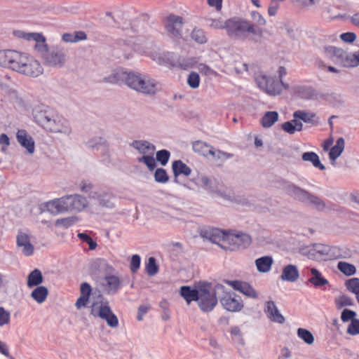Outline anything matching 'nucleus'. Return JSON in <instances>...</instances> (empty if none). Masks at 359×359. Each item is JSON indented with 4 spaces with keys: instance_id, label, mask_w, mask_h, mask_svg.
<instances>
[{
    "instance_id": "f257e3e1",
    "label": "nucleus",
    "mask_w": 359,
    "mask_h": 359,
    "mask_svg": "<svg viewBox=\"0 0 359 359\" xmlns=\"http://www.w3.org/2000/svg\"><path fill=\"white\" fill-rule=\"evenodd\" d=\"M108 81L113 83L125 82L130 88L145 94H154L157 90L156 83L151 79L135 73H127L122 70L116 71L108 78Z\"/></svg>"
},
{
    "instance_id": "f03ea898",
    "label": "nucleus",
    "mask_w": 359,
    "mask_h": 359,
    "mask_svg": "<svg viewBox=\"0 0 359 359\" xmlns=\"http://www.w3.org/2000/svg\"><path fill=\"white\" fill-rule=\"evenodd\" d=\"M225 29L228 35L236 39L244 40L250 34L262 36V29L245 20L229 19L225 22Z\"/></svg>"
},
{
    "instance_id": "7ed1b4c3",
    "label": "nucleus",
    "mask_w": 359,
    "mask_h": 359,
    "mask_svg": "<svg viewBox=\"0 0 359 359\" xmlns=\"http://www.w3.org/2000/svg\"><path fill=\"white\" fill-rule=\"evenodd\" d=\"M90 315L105 320L107 325L111 327H116L118 325L117 316L111 309L109 302L104 299L102 295H100L97 299L90 305Z\"/></svg>"
},
{
    "instance_id": "20e7f679",
    "label": "nucleus",
    "mask_w": 359,
    "mask_h": 359,
    "mask_svg": "<svg viewBox=\"0 0 359 359\" xmlns=\"http://www.w3.org/2000/svg\"><path fill=\"white\" fill-rule=\"evenodd\" d=\"M12 34L15 38L24 39L27 41H34V50L41 57L46 56V55L49 52L46 37L41 33L13 30Z\"/></svg>"
},
{
    "instance_id": "39448f33",
    "label": "nucleus",
    "mask_w": 359,
    "mask_h": 359,
    "mask_svg": "<svg viewBox=\"0 0 359 359\" xmlns=\"http://www.w3.org/2000/svg\"><path fill=\"white\" fill-rule=\"evenodd\" d=\"M28 54L15 50H0V65L19 72Z\"/></svg>"
},
{
    "instance_id": "423d86ee",
    "label": "nucleus",
    "mask_w": 359,
    "mask_h": 359,
    "mask_svg": "<svg viewBox=\"0 0 359 359\" xmlns=\"http://www.w3.org/2000/svg\"><path fill=\"white\" fill-rule=\"evenodd\" d=\"M39 122L48 132L65 133L67 131V121L60 116L57 115L50 118L45 114H42L40 115Z\"/></svg>"
},
{
    "instance_id": "0eeeda50",
    "label": "nucleus",
    "mask_w": 359,
    "mask_h": 359,
    "mask_svg": "<svg viewBox=\"0 0 359 359\" xmlns=\"http://www.w3.org/2000/svg\"><path fill=\"white\" fill-rule=\"evenodd\" d=\"M18 73L27 76L37 77L43 73V67L39 61L27 55Z\"/></svg>"
},
{
    "instance_id": "6e6552de",
    "label": "nucleus",
    "mask_w": 359,
    "mask_h": 359,
    "mask_svg": "<svg viewBox=\"0 0 359 359\" xmlns=\"http://www.w3.org/2000/svg\"><path fill=\"white\" fill-rule=\"evenodd\" d=\"M198 306L203 312H210L217 304L215 292L200 289V296L198 300Z\"/></svg>"
},
{
    "instance_id": "1a4fd4ad",
    "label": "nucleus",
    "mask_w": 359,
    "mask_h": 359,
    "mask_svg": "<svg viewBox=\"0 0 359 359\" xmlns=\"http://www.w3.org/2000/svg\"><path fill=\"white\" fill-rule=\"evenodd\" d=\"M46 207L53 214L72 211L70 195L50 201L46 203Z\"/></svg>"
},
{
    "instance_id": "9d476101",
    "label": "nucleus",
    "mask_w": 359,
    "mask_h": 359,
    "mask_svg": "<svg viewBox=\"0 0 359 359\" xmlns=\"http://www.w3.org/2000/svg\"><path fill=\"white\" fill-rule=\"evenodd\" d=\"M183 24V18L178 15H169L164 19L165 29L172 37L181 36Z\"/></svg>"
},
{
    "instance_id": "9b49d317",
    "label": "nucleus",
    "mask_w": 359,
    "mask_h": 359,
    "mask_svg": "<svg viewBox=\"0 0 359 359\" xmlns=\"http://www.w3.org/2000/svg\"><path fill=\"white\" fill-rule=\"evenodd\" d=\"M256 81L259 88L266 93L273 95L280 93L281 87L278 81L266 76H259Z\"/></svg>"
},
{
    "instance_id": "f8f14e48",
    "label": "nucleus",
    "mask_w": 359,
    "mask_h": 359,
    "mask_svg": "<svg viewBox=\"0 0 359 359\" xmlns=\"http://www.w3.org/2000/svg\"><path fill=\"white\" fill-rule=\"evenodd\" d=\"M292 191L299 200L309 201L310 203L313 204L318 210L325 209V203L318 197L311 195L306 191L294 186L292 187Z\"/></svg>"
},
{
    "instance_id": "ddd939ff",
    "label": "nucleus",
    "mask_w": 359,
    "mask_h": 359,
    "mask_svg": "<svg viewBox=\"0 0 359 359\" xmlns=\"http://www.w3.org/2000/svg\"><path fill=\"white\" fill-rule=\"evenodd\" d=\"M223 307L231 312L240 311L243 307V302L240 297L234 293H226L220 299Z\"/></svg>"
},
{
    "instance_id": "4468645a",
    "label": "nucleus",
    "mask_w": 359,
    "mask_h": 359,
    "mask_svg": "<svg viewBox=\"0 0 359 359\" xmlns=\"http://www.w3.org/2000/svg\"><path fill=\"white\" fill-rule=\"evenodd\" d=\"M264 312L271 321L279 324H283L285 323V320L284 316L280 313L273 301L266 302Z\"/></svg>"
},
{
    "instance_id": "2eb2a0df",
    "label": "nucleus",
    "mask_w": 359,
    "mask_h": 359,
    "mask_svg": "<svg viewBox=\"0 0 359 359\" xmlns=\"http://www.w3.org/2000/svg\"><path fill=\"white\" fill-rule=\"evenodd\" d=\"M233 234L226 235L224 232L216 230L211 236V241L218 245L225 250H229V247L234 245V241H231Z\"/></svg>"
},
{
    "instance_id": "dca6fc26",
    "label": "nucleus",
    "mask_w": 359,
    "mask_h": 359,
    "mask_svg": "<svg viewBox=\"0 0 359 359\" xmlns=\"http://www.w3.org/2000/svg\"><path fill=\"white\" fill-rule=\"evenodd\" d=\"M43 60L45 63L51 67H62L65 62V55L62 51L48 52Z\"/></svg>"
},
{
    "instance_id": "f3484780",
    "label": "nucleus",
    "mask_w": 359,
    "mask_h": 359,
    "mask_svg": "<svg viewBox=\"0 0 359 359\" xmlns=\"http://www.w3.org/2000/svg\"><path fill=\"white\" fill-rule=\"evenodd\" d=\"M18 143L25 148L29 154L34 151V141L25 130H18L16 135Z\"/></svg>"
},
{
    "instance_id": "a211bd4d",
    "label": "nucleus",
    "mask_w": 359,
    "mask_h": 359,
    "mask_svg": "<svg viewBox=\"0 0 359 359\" xmlns=\"http://www.w3.org/2000/svg\"><path fill=\"white\" fill-rule=\"evenodd\" d=\"M229 284L236 290H238L243 293V294L249 297L250 298L256 299L257 297V294L255 290L248 283L240 281V280H233L229 281Z\"/></svg>"
},
{
    "instance_id": "6ab92c4d",
    "label": "nucleus",
    "mask_w": 359,
    "mask_h": 359,
    "mask_svg": "<svg viewBox=\"0 0 359 359\" xmlns=\"http://www.w3.org/2000/svg\"><path fill=\"white\" fill-rule=\"evenodd\" d=\"M104 287L107 294H116L121 288L122 283L119 277L114 275L106 276L104 278Z\"/></svg>"
},
{
    "instance_id": "aec40b11",
    "label": "nucleus",
    "mask_w": 359,
    "mask_h": 359,
    "mask_svg": "<svg viewBox=\"0 0 359 359\" xmlns=\"http://www.w3.org/2000/svg\"><path fill=\"white\" fill-rule=\"evenodd\" d=\"M17 245L22 248V253L26 256H30L34 252V246L30 243L29 236L22 231L19 232L17 236Z\"/></svg>"
},
{
    "instance_id": "412c9836",
    "label": "nucleus",
    "mask_w": 359,
    "mask_h": 359,
    "mask_svg": "<svg viewBox=\"0 0 359 359\" xmlns=\"http://www.w3.org/2000/svg\"><path fill=\"white\" fill-rule=\"evenodd\" d=\"M81 296L76 300L75 306L77 309L87 306L92 292V287L88 283H83L80 286Z\"/></svg>"
},
{
    "instance_id": "4be33fe9",
    "label": "nucleus",
    "mask_w": 359,
    "mask_h": 359,
    "mask_svg": "<svg viewBox=\"0 0 359 359\" xmlns=\"http://www.w3.org/2000/svg\"><path fill=\"white\" fill-rule=\"evenodd\" d=\"M322 53L325 57L332 60L336 64L339 63L344 55V50L342 48L332 46H324L322 48Z\"/></svg>"
},
{
    "instance_id": "5701e85b",
    "label": "nucleus",
    "mask_w": 359,
    "mask_h": 359,
    "mask_svg": "<svg viewBox=\"0 0 359 359\" xmlns=\"http://www.w3.org/2000/svg\"><path fill=\"white\" fill-rule=\"evenodd\" d=\"M231 241H234V245L232 247H229V250L235 251L241 248H245L251 241L250 238L244 233L233 234Z\"/></svg>"
},
{
    "instance_id": "b1692460",
    "label": "nucleus",
    "mask_w": 359,
    "mask_h": 359,
    "mask_svg": "<svg viewBox=\"0 0 359 359\" xmlns=\"http://www.w3.org/2000/svg\"><path fill=\"white\" fill-rule=\"evenodd\" d=\"M299 276V273L297 267L292 264H288L283 268L280 278L283 280L294 282L298 279Z\"/></svg>"
},
{
    "instance_id": "393cba45",
    "label": "nucleus",
    "mask_w": 359,
    "mask_h": 359,
    "mask_svg": "<svg viewBox=\"0 0 359 359\" xmlns=\"http://www.w3.org/2000/svg\"><path fill=\"white\" fill-rule=\"evenodd\" d=\"M338 64L345 67H357L359 65V52L347 53L344 51V55Z\"/></svg>"
},
{
    "instance_id": "a878e982",
    "label": "nucleus",
    "mask_w": 359,
    "mask_h": 359,
    "mask_svg": "<svg viewBox=\"0 0 359 359\" xmlns=\"http://www.w3.org/2000/svg\"><path fill=\"white\" fill-rule=\"evenodd\" d=\"M180 295L186 300L187 304L198 300L200 290L191 289L189 286H182L180 288Z\"/></svg>"
},
{
    "instance_id": "bb28decb",
    "label": "nucleus",
    "mask_w": 359,
    "mask_h": 359,
    "mask_svg": "<svg viewBox=\"0 0 359 359\" xmlns=\"http://www.w3.org/2000/svg\"><path fill=\"white\" fill-rule=\"evenodd\" d=\"M281 128L287 133L292 135L295 132L302 131L303 129V124L301 121L296 120L294 118L293 120L286 121L281 126Z\"/></svg>"
},
{
    "instance_id": "cd10ccee",
    "label": "nucleus",
    "mask_w": 359,
    "mask_h": 359,
    "mask_svg": "<svg viewBox=\"0 0 359 359\" xmlns=\"http://www.w3.org/2000/svg\"><path fill=\"white\" fill-rule=\"evenodd\" d=\"M172 169L175 177L180 175L189 176L191 172V168L180 160L175 161L172 163Z\"/></svg>"
},
{
    "instance_id": "c85d7f7f",
    "label": "nucleus",
    "mask_w": 359,
    "mask_h": 359,
    "mask_svg": "<svg viewBox=\"0 0 359 359\" xmlns=\"http://www.w3.org/2000/svg\"><path fill=\"white\" fill-rule=\"evenodd\" d=\"M72 211H81L87 207L88 202L85 197L80 195H70Z\"/></svg>"
},
{
    "instance_id": "c756f323",
    "label": "nucleus",
    "mask_w": 359,
    "mask_h": 359,
    "mask_svg": "<svg viewBox=\"0 0 359 359\" xmlns=\"http://www.w3.org/2000/svg\"><path fill=\"white\" fill-rule=\"evenodd\" d=\"M273 264V259L270 256H264L255 260V265L257 271L262 273H266L270 271Z\"/></svg>"
},
{
    "instance_id": "7c9ffc66",
    "label": "nucleus",
    "mask_w": 359,
    "mask_h": 359,
    "mask_svg": "<svg viewBox=\"0 0 359 359\" xmlns=\"http://www.w3.org/2000/svg\"><path fill=\"white\" fill-rule=\"evenodd\" d=\"M193 150L205 158L209 157V154L212 152V147L203 141H196L192 144Z\"/></svg>"
},
{
    "instance_id": "2f4dec72",
    "label": "nucleus",
    "mask_w": 359,
    "mask_h": 359,
    "mask_svg": "<svg viewBox=\"0 0 359 359\" xmlns=\"http://www.w3.org/2000/svg\"><path fill=\"white\" fill-rule=\"evenodd\" d=\"M344 140L343 137H339L336 142V144L331 148L329 157L331 161H335L343 152L344 149Z\"/></svg>"
},
{
    "instance_id": "473e14b6",
    "label": "nucleus",
    "mask_w": 359,
    "mask_h": 359,
    "mask_svg": "<svg viewBox=\"0 0 359 359\" xmlns=\"http://www.w3.org/2000/svg\"><path fill=\"white\" fill-rule=\"evenodd\" d=\"M48 290L44 286H37L31 293V297L39 304L44 302L48 297Z\"/></svg>"
},
{
    "instance_id": "72a5a7b5",
    "label": "nucleus",
    "mask_w": 359,
    "mask_h": 359,
    "mask_svg": "<svg viewBox=\"0 0 359 359\" xmlns=\"http://www.w3.org/2000/svg\"><path fill=\"white\" fill-rule=\"evenodd\" d=\"M279 115L277 111H267L263 116L261 123L264 128H270L278 121Z\"/></svg>"
},
{
    "instance_id": "f704fd0d",
    "label": "nucleus",
    "mask_w": 359,
    "mask_h": 359,
    "mask_svg": "<svg viewBox=\"0 0 359 359\" xmlns=\"http://www.w3.org/2000/svg\"><path fill=\"white\" fill-rule=\"evenodd\" d=\"M302 160L304 161L311 162L314 167L318 168L321 170H323L325 168V166L320 163L318 154L313 151L304 152L302 154Z\"/></svg>"
},
{
    "instance_id": "c9c22d12",
    "label": "nucleus",
    "mask_w": 359,
    "mask_h": 359,
    "mask_svg": "<svg viewBox=\"0 0 359 359\" xmlns=\"http://www.w3.org/2000/svg\"><path fill=\"white\" fill-rule=\"evenodd\" d=\"M43 282V276L39 269L32 271L27 277V286L32 287L38 286Z\"/></svg>"
},
{
    "instance_id": "e433bc0d",
    "label": "nucleus",
    "mask_w": 359,
    "mask_h": 359,
    "mask_svg": "<svg viewBox=\"0 0 359 359\" xmlns=\"http://www.w3.org/2000/svg\"><path fill=\"white\" fill-rule=\"evenodd\" d=\"M312 277L309 278V282L316 287H320L328 283L327 279L323 278L318 270L312 268L311 269Z\"/></svg>"
},
{
    "instance_id": "4c0bfd02",
    "label": "nucleus",
    "mask_w": 359,
    "mask_h": 359,
    "mask_svg": "<svg viewBox=\"0 0 359 359\" xmlns=\"http://www.w3.org/2000/svg\"><path fill=\"white\" fill-rule=\"evenodd\" d=\"M293 117L297 120H302L305 123H312L316 114L312 112H308L303 110H297L294 112Z\"/></svg>"
},
{
    "instance_id": "58836bf2",
    "label": "nucleus",
    "mask_w": 359,
    "mask_h": 359,
    "mask_svg": "<svg viewBox=\"0 0 359 359\" xmlns=\"http://www.w3.org/2000/svg\"><path fill=\"white\" fill-rule=\"evenodd\" d=\"M337 269L347 276L354 275L356 272L355 266L346 262H339L337 264Z\"/></svg>"
},
{
    "instance_id": "ea45409f",
    "label": "nucleus",
    "mask_w": 359,
    "mask_h": 359,
    "mask_svg": "<svg viewBox=\"0 0 359 359\" xmlns=\"http://www.w3.org/2000/svg\"><path fill=\"white\" fill-rule=\"evenodd\" d=\"M133 146L142 154L152 152L154 149V147L146 141H134Z\"/></svg>"
},
{
    "instance_id": "a19ab883",
    "label": "nucleus",
    "mask_w": 359,
    "mask_h": 359,
    "mask_svg": "<svg viewBox=\"0 0 359 359\" xmlns=\"http://www.w3.org/2000/svg\"><path fill=\"white\" fill-rule=\"evenodd\" d=\"M297 336L307 344H312L314 342V337L312 333L304 328L297 330Z\"/></svg>"
},
{
    "instance_id": "79ce46f5",
    "label": "nucleus",
    "mask_w": 359,
    "mask_h": 359,
    "mask_svg": "<svg viewBox=\"0 0 359 359\" xmlns=\"http://www.w3.org/2000/svg\"><path fill=\"white\" fill-rule=\"evenodd\" d=\"M145 270L149 276H154L158 272L159 268L154 257L149 258Z\"/></svg>"
},
{
    "instance_id": "37998d69",
    "label": "nucleus",
    "mask_w": 359,
    "mask_h": 359,
    "mask_svg": "<svg viewBox=\"0 0 359 359\" xmlns=\"http://www.w3.org/2000/svg\"><path fill=\"white\" fill-rule=\"evenodd\" d=\"M334 303L337 309H341L344 306L353 305V299L346 296L341 295L334 299Z\"/></svg>"
},
{
    "instance_id": "c03bdc74",
    "label": "nucleus",
    "mask_w": 359,
    "mask_h": 359,
    "mask_svg": "<svg viewBox=\"0 0 359 359\" xmlns=\"http://www.w3.org/2000/svg\"><path fill=\"white\" fill-rule=\"evenodd\" d=\"M191 37L198 43H204L207 41L204 32L201 29L195 28L193 29Z\"/></svg>"
},
{
    "instance_id": "a18cd8bd",
    "label": "nucleus",
    "mask_w": 359,
    "mask_h": 359,
    "mask_svg": "<svg viewBox=\"0 0 359 359\" xmlns=\"http://www.w3.org/2000/svg\"><path fill=\"white\" fill-rule=\"evenodd\" d=\"M139 163H144L150 170H153L156 165V161L152 155H144L138 158Z\"/></svg>"
},
{
    "instance_id": "49530a36",
    "label": "nucleus",
    "mask_w": 359,
    "mask_h": 359,
    "mask_svg": "<svg viewBox=\"0 0 359 359\" xmlns=\"http://www.w3.org/2000/svg\"><path fill=\"white\" fill-rule=\"evenodd\" d=\"M78 218L76 217H69L62 219H58L55 222L56 226H62L65 228H69L74 224L78 222Z\"/></svg>"
},
{
    "instance_id": "de8ad7c7",
    "label": "nucleus",
    "mask_w": 359,
    "mask_h": 359,
    "mask_svg": "<svg viewBox=\"0 0 359 359\" xmlns=\"http://www.w3.org/2000/svg\"><path fill=\"white\" fill-rule=\"evenodd\" d=\"M346 287L347 290L352 293L357 294H359V279L353 278L348 280L346 282Z\"/></svg>"
},
{
    "instance_id": "09e8293b",
    "label": "nucleus",
    "mask_w": 359,
    "mask_h": 359,
    "mask_svg": "<svg viewBox=\"0 0 359 359\" xmlns=\"http://www.w3.org/2000/svg\"><path fill=\"white\" fill-rule=\"evenodd\" d=\"M154 178L155 180L159 183H166L169 180V177L165 170L163 168H157L156 170Z\"/></svg>"
},
{
    "instance_id": "8fccbe9b",
    "label": "nucleus",
    "mask_w": 359,
    "mask_h": 359,
    "mask_svg": "<svg viewBox=\"0 0 359 359\" xmlns=\"http://www.w3.org/2000/svg\"><path fill=\"white\" fill-rule=\"evenodd\" d=\"M327 255L330 259H337L343 257V252L339 247L332 246L329 248Z\"/></svg>"
},
{
    "instance_id": "3c124183",
    "label": "nucleus",
    "mask_w": 359,
    "mask_h": 359,
    "mask_svg": "<svg viewBox=\"0 0 359 359\" xmlns=\"http://www.w3.org/2000/svg\"><path fill=\"white\" fill-rule=\"evenodd\" d=\"M187 83L191 88H196L199 86L200 76L196 72H191L189 74L187 79Z\"/></svg>"
},
{
    "instance_id": "603ef678",
    "label": "nucleus",
    "mask_w": 359,
    "mask_h": 359,
    "mask_svg": "<svg viewBox=\"0 0 359 359\" xmlns=\"http://www.w3.org/2000/svg\"><path fill=\"white\" fill-rule=\"evenodd\" d=\"M11 321V313L4 307H0V327L8 325Z\"/></svg>"
},
{
    "instance_id": "864d4df0",
    "label": "nucleus",
    "mask_w": 359,
    "mask_h": 359,
    "mask_svg": "<svg viewBox=\"0 0 359 359\" xmlns=\"http://www.w3.org/2000/svg\"><path fill=\"white\" fill-rule=\"evenodd\" d=\"M212 159H227L233 156V154L222 151L220 150H215L213 147L212 148V152L209 154Z\"/></svg>"
},
{
    "instance_id": "5fc2aeb1",
    "label": "nucleus",
    "mask_w": 359,
    "mask_h": 359,
    "mask_svg": "<svg viewBox=\"0 0 359 359\" xmlns=\"http://www.w3.org/2000/svg\"><path fill=\"white\" fill-rule=\"evenodd\" d=\"M170 152L167 150L162 149L156 153V159L162 165H166L170 158Z\"/></svg>"
},
{
    "instance_id": "6e6d98bb",
    "label": "nucleus",
    "mask_w": 359,
    "mask_h": 359,
    "mask_svg": "<svg viewBox=\"0 0 359 359\" xmlns=\"http://www.w3.org/2000/svg\"><path fill=\"white\" fill-rule=\"evenodd\" d=\"M347 333L351 335L359 334V320L353 319L347 328Z\"/></svg>"
},
{
    "instance_id": "4d7b16f0",
    "label": "nucleus",
    "mask_w": 359,
    "mask_h": 359,
    "mask_svg": "<svg viewBox=\"0 0 359 359\" xmlns=\"http://www.w3.org/2000/svg\"><path fill=\"white\" fill-rule=\"evenodd\" d=\"M356 313L353 311L345 309L341 312V319L344 323H346L349 320H353V319H356Z\"/></svg>"
},
{
    "instance_id": "13d9d810",
    "label": "nucleus",
    "mask_w": 359,
    "mask_h": 359,
    "mask_svg": "<svg viewBox=\"0 0 359 359\" xmlns=\"http://www.w3.org/2000/svg\"><path fill=\"white\" fill-rule=\"evenodd\" d=\"M78 237L83 241V242H86L88 244L89 248L90 250H94L97 247V243L93 240V238L88 236L86 233H79L78 234Z\"/></svg>"
},
{
    "instance_id": "bf43d9fd",
    "label": "nucleus",
    "mask_w": 359,
    "mask_h": 359,
    "mask_svg": "<svg viewBox=\"0 0 359 359\" xmlns=\"http://www.w3.org/2000/svg\"><path fill=\"white\" fill-rule=\"evenodd\" d=\"M141 259L138 255H134L132 256L130 261V270L133 273H135L140 266Z\"/></svg>"
},
{
    "instance_id": "052dcab7",
    "label": "nucleus",
    "mask_w": 359,
    "mask_h": 359,
    "mask_svg": "<svg viewBox=\"0 0 359 359\" xmlns=\"http://www.w3.org/2000/svg\"><path fill=\"white\" fill-rule=\"evenodd\" d=\"M342 41L348 43H352L356 39V35L353 32H346L340 35Z\"/></svg>"
},
{
    "instance_id": "680f3d73",
    "label": "nucleus",
    "mask_w": 359,
    "mask_h": 359,
    "mask_svg": "<svg viewBox=\"0 0 359 359\" xmlns=\"http://www.w3.org/2000/svg\"><path fill=\"white\" fill-rule=\"evenodd\" d=\"M277 1L278 0H272L269 4L268 13L271 16L275 15L277 13L279 6Z\"/></svg>"
},
{
    "instance_id": "e2e57ef3",
    "label": "nucleus",
    "mask_w": 359,
    "mask_h": 359,
    "mask_svg": "<svg viewBox=\"0 0 359 359\" xmlns=\"http://www.w3.org/2000/svg\"><path fill=\"white\" fill-rule=\"evenodd\" d=\"M223 0H207L209 6L215 8L217 11H220L222 8Z\"/></svg>"
},
{
    "instance_id": "0e129e2a",
    "label": "nucleus",
    "mask_w": 359,
    "mask_h": 359,
    "mask_svg": "<svg viewBox=\"0 0 359 359\" xmlns=\"http://www.w3.org/2000/svg\"><path fill=\"white\" fill-rule=\"evenodd\" d=\"M74 34V39L75 41V43L80 41H84L87 39L86 34L83 31H76L73 33Z\"/></svg>"
},
{
    "instance_id": "69168bd1",
    "label": "nucleus",
    "mask_w": 359,
    "mask_h": 359,
    "mask_svg": "<svg viewBox=\"0 0 359 359\" xmlns=\"http://www.w3.org/2000/svg\"><path fill=\"white\" fill-rule=\"evenodd\" d=\"M149 308L147 306L141 305L138 308V313L137 316V318L138 320H142V316L147 313Z\"/></svg>"
},
{
    "instance_id": "338daca9",
    "label": "nucleus",
    "mask_w": 359,
    "mask_h": 359,
    "mask_svg": "<svg viewBox=\"0 0 359 359\" xmlns=\"http://www.w3.org/2000/svg\"><path fill=\"white\" fill-rule=\"evenodd\" d=\"M252 17L259 25H264L266 22L265 19L258 12H252Z\"/></svg>"
},
{
    "instance_id": "774afa93",
    "label": "nucleus",
    "mask_w": 359,
    "mask_h": 359,
    "mask_svg": "<svg viewBox=\"0 0 359 359\" xmlns=\"http://www.w3.org/2000/svg\"><path fill=\"white\" fill-rule=\"evenodd\" d=\"M210 26L215 29H224V28L225 29V23L224 24L219 20H216V19L211 20V23L210 24Z\"/></svg>"
}]
</instances>
